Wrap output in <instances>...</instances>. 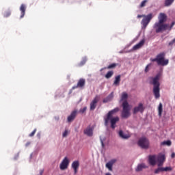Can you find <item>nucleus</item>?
Wrapping results in <instances>:
<instances>
[{"instance_id": "1", "label": "nucleus", "mask_w": 175, "mask_h": 175, "mask_svg": "<svg viewBox=\"0 0 175 175\" xmlns=\"http://www.w3.org/2000/svg\"><path fill=\"white\" fill-rule=\"evenodd\" d=\"M120 109L115 108L111 111H109L107 116L104 117L105 125L107 126L109 123L111 124V128L112 129H116V124L118 121H120V118L118 116L113 117L116 113H118Z\"/></svg>"}, {"instance_id": "2", "label": "nucleus", "mask_w": 175, "mask_h": 175, "mask_svg": "<svg viewBox=\"0 0 175 175\" xmlns=\"http://www.w3.org/2000/svg\"><path fill=\"white\" fill-rule=\"evenodd\" d=\"M126 99H128V94L126 92H123L120 98V102H123L122 104V118H129L131 116V108L129 107V103H128Z\"/></svg>"}, {"instance_id": "3", "label": "nucleus", "mask_w": 175, "mask_h": 175, "mask_svg": "<svg viewBox=\"0 0 175 175\" xmlns=\"http://www.w3.org/2000/svg\"><path fill=\"white\" fill-rule=\"evenodd\" d=\"M165 56L166 53L161 52L156 56V58L150 59V61H152V62H157V65H161V66H166V65L169 64V59H165Z\"/></svg>"}, {"instance_id": "4", "label": "nucleus", "mask_w": 175, "mask_h": 175, "mask_svg": "<svg viewBox=\"0 0 175 175\" xmlns=\"http://www.w3.org/2000/svg\"><path fill=\"white\" fill-rule=\"evenodd\" d=\"M152 84H153V93L156 99L160 98L161 94H159L160 89L159 87L161 84L159 83V75H157L154 77H152Z\"/></svg>"}, {"instance_id": "5", "label": "nucleus", "mask_w": 175, "mask_h": 175, "mask_svg": "<svg viewBox=\"0 0 175 175\" xmlns=\"http://www.w3.org/2000/svg\"><path fill=\"white\" fill-rule=\"evenodd\" d=\"M156 33L165 32V31H169V24L165 23L156 22L154 25Z\"/></svg>"}, {"instance_id": "6", "label": "nucleus", "mask_w": 175, "mask_h": 175, "mask_svg": "<svg viewBox=\"0 0 175 175\" xmlns=\"http://www.w3.org/2000/svg\"><path fill=\"white\" fill-rule=\"evenodd\" d=\"M137 144L144 150H147L150 148V141H148V139L144 137L139 138Z\"/></svg>"}, {"instance_id": "7", "label": "nucleus", "mask_w": 175, "mask_h": 175, "mask_svg": "<svg viewBox=\"0 0 175 175\" xmlns=\"http://www.w3.org/2000/svg\"><path fill=\"white\" fill-rule=\"evenodd\" d=\"M152 17L154 16L151 13L146 16L145 15L144 18L142 21V25H143V27H144V28H146V27H147L148 24H150L151 20H152Z\"/></svg>"}, {"instance_id": "8", "label": "nucleus", "mask_w": 175, "mask_h": 175, "mask_svg": "<svg viewBox=\"0 0 175 175\" xmlns=\"http://www.w3.org/2000/svg\"><path fill=\"white\" fill-rule=\"evenodd\" d=\"M157 161L158 167L163 166V163H165V161H166V157L163 154H159L157 156Z\"/></svg>"}, {"instance_id": "9", "label": "nucleus", "mask_w": 175, "mask_h": 175, "mask_svg": "<svg viewBox=\"0 0 175 175\" xmlns=\"http://www.w3.org/2000/svg\"><path fill=\"white\" fill-rule=\"evenodd\" d=\"M68 166H69V159L68 157H65L60 163V169L61 170H65L68 169Z\"/></svg>"}, {"instance_id": "10", "label": "nucleus", "mask_w": 175, "mask_h": 175, "mask_svg": "<svg viewBox=\"0 0 175 175\" xmlns=\"http://www.w3.org/2000/svg\"><path fill=\"white\" fill-rule=\"evenodd\" d=\"M100 97L96 95L92 101L90 103V110H94L96 109V105H98V102H99Z\"/></svg>"}, {"instance_id": "11", "label": "nucleus", "mask_w": 175, "mask_h": 175, "mask_svg": "<svg viewBox=\"0 0 175 175\" xmlns=\"http://www.w3.org/2000/svg\"><path fill=\"white\" fill-rule=\"evenodd\" d=\"M83 133L84 135H86V136L91 137L94 135V129L89 126L83 131Z\"/></svg>"}, {"instance_id": "12", "label": "nucleus", "mask_w": 175, "mask_h": 175, "mask_svg": "<svg viewBox=\"0 0 175 175\" xmlns=\"http://www.w3.org/2000/svg\"><path fill=\"white\" fill-rule=\"evenodd\" d=\"M116 162H117V160L116 159L109 161L108 163H106L105 167H107V169L109 170L110 172H113V165H114Z\"/></svg>"}, {"instance_id": "13", "label": "nucleus", "mask_w": 175, "mask_h": 175, "mask_svg": "<svg viewBox=\"0 0 175 175\" xmlns=\"http://www.w3.org/2000/svg\"><path fill=\"white\" fill-rule=\"evenodd\" d=\"M143 113L144 111V107H143V103H139L137 107H134L133 113L136 114V113Z\"/></svg>"}, {"instance_id": "14", "label": "nucleus", "mask_w": 175, "mask_h": 175, "mask_svg": "<svg viewBox=\"0 0 175 175\" xmlns=\"http://www.w3.org/2000/svg\"><path fill=\"white\" fill-rule=\"evenodd\" d=\"M159 21L157 23H166L167 16L165 13H160L158 16Z\"/></svg>"}, {"instance_id": "15", "label": "nucleus", "mask_w": 175, "mask_h": 175, "mask_svg": "<svg viewBox=\"0 0 175 175\" xmlns=\"http://www.w3.org/2000/svg\"><path fill=\"white\" fill-rule=\"evenodd\" d=\"M79 167H80V163L79 162V161H75L72 162L71 165V167H72V169L74 170L75 174H77V170Z\"/></svg>"}, {"instance_id": "16", "label": "nucleus", "mask_w": 175, "mask_h": 175, "mask_svg": "<svg viewBox=\"0 0 175 175\" xmlns=\"http://www.w3.org/2000/svg\"><path fill=\"white\" fill-rule=\"evenodd\" d=\"M76 116H77V111L75 110L68 117V118H67L68 122H72V121H74L75 118H76Z\"/></svg>"}, {"instance_id": "17", "label": "nucleus", "mask_w": 175, "mask_h": 175, "mask_svg": "<svg viewBox=\"0 0 175 175\" xmlns=\"http://www.w3.org/2000/svg\"><path fill=\"white\" fill-rule=\"evenodd\" d=\"M148 161L150 165L154 166L157 163V156L156 155H150L148 157Z\"/></svg>"}, {"instance_id": "18", "label": "nucleus", "mask_w": 175, "mask_h": 175, "mask_svg": "<svg viewBox=\"0 0 175 175\" xmlns=\"http://www.w3.org/2000/svg\"><path fill=\"white\" fill-rule=\"evenodd\" d=\"M144 43H146V40H142L138 44L133 47V50H139V49H142V47L144 46Z\"/></svg>"}, {"instance_id": "19", "label": "nucleus", "mask_w": 175, "mask_h": 175, "mask_svg": "<svg viewBox=\"0 0 175 175\" xmlns=\"http://www.w3.org/2000/svg\"><path fill=\"white\" fill-rule=\"evenodd\" d=\"M27 9V7L25 6V4H21L20 7V11L21 13V18H23L24 16H25V10Z\"/></svg>"}, {"instance_id": "20", "label": "nucleus", "mask_w": 175, "mask_h": 175, "mask_svg": "<svg viewBox=\"0 0 175 175\" xmlns=\"http://www.w3.org/2000/svg\"><path fill=\"white\" fill-rule=\"evenodd\" d=\"M77 85L79 88H83V87L85 85V80L83 78H81L78 81Z\"/></svg>"}, {"instance_id": "21", "label": "nucleus", "mask_w": 175, "mask_h": 175, "mask_svg": "<svg viewBox=\"0 0 175 175\" xmlns=\"http://www.w3.org/2000/svg\"><path fill=\"white\" fill-rule=\"evenodd\" d=\"M147 167H147L144 163L139 164L135 169V172H142L143 169H147Z\"/></svg>"}, {"instance_id": "22", "label": "nucleus", "mask_w": 175, "mask_h": 175, "mask_svg": "<svg viewBox=\"0 0 175 175\" xmlns=\"http://www.w3.org/2000/svg\"><path fill=\"white\" fill-rule=\"evenodd\" d=\"M113 96L114 94H113V92H111L108 96L103 99V103H107V102H110L111 100H112Z\"/></svg>"}, {"instance_id": "23", "label": "nucleus", "mask_w": 175, "mask_h": 175, "mask_svg": "<svg viewBox=\"0 0 175 175\" xmlns=\"http://www.w3.org/2000/svg\"><path fill=\"white\" fill-rule=\"evenodd\" d=\"M119 136L120 137H122V139H129V137H131L129 135L124 133V131H122V130H120L119 131Z\"/></svg>"}, {"instance_id": "24", "label": "nucleus", "mask_w": 175, "mask_h": 175, "mask_svg": "<svg viewBox=\"0 0 175 175\" xmlns=\"http://www.w3.org/2000/svg\"><path fill=\"white\" fill-rule=\"evenodd\" d=\"M120 81H121V75H118L115 77L113 85H120Z\"/></svg>"}, {"instance_id": "25", "label": "nucleus", "mask_w": 175, "mask_h": 175, "mask_svg": "<svg viewBox=\"0 0 175 175\" xmlns=\"http://www.w3.org/2000/svg\"><path fill=\"white\" fill-rule=\"evenodd\" d=\"M118 65V64L113 63L109 65L107 67L103 68L101 70H103V69H114Z\"/></svg>"}, {"instance_id": "26", "label": "nucleus", "mask_w": 175, "mask_h": 175, "mask_svg": "<svg viewBox=\"0 0 175 175\" xmlns=\"http://www.w3.org/2000/svg\"><path fill=\"white\" fill-rule=\"evenodd\" d=\"M85 62H87V57H83L82 60L80 63L78 64V66H83V65H85Z\"/></svg>"}, {"instance_id": "27", "label": "nucleus", "mask_w": 175, "mask_h": 175, "mask_svg": "<svg viewBox=\"0 0 175 175\" xmlns=\"http://www.w3.org/2000/svg\"><path fill=\"white\" fill-rule=\"evenodd\" d=\"M161 146H172V142L170 140L164 141L161 143Z\"/></svg>"}, {"instance_id": "28", "label": "nucleus", "mask_w": 175, "mask_h": 175, "mask_svg": "<svg viewBox=\"0 0 175 175\" xmlns=\"http://www.w3.org/2000/svg\"><path fill=\"white\" fill-rule=\"evenodd\" d=\"M114 75L113 71H109L106 75H105V79H110L113 75Z\"/></svg>"}, {"instance_id": "29", "label": "nucleus", "mask_w": 175, "mask_h": 175, "mask_svg": "<svg viewBox=\"0 0 175 175\" xmlns=\"http://www.w3.org/2000/svg\"><path fill=\"white\" fill-rule=\"evenodd\" d=\"M162 107H163L162 103H160L159 105V108H158L159 117H161L162 116V111H163Z\"/></svg>"}, {"instance_id": "30", "label": "nucleus", "mask_w": 175, "mask_h": 175, "mask_svg": "<svg viewBox=\"0 0 175 175\" xmlns=\"http://www.w3.org/2000/svg\"><path fill=\"white\" fill-rule=\"evenodd\" d=\"M173 2H174V0H165V6H170V5H172V3H173Z\"/></svg>"}, {"instance_id": "31", "label": "nucleus", "mask_w": 175, "mask_h": 175, "mask_svg": "<svg viewBox=\"0 0 175 175\" xmlns=\"http://www.w3.org/2000/svg\"><path fill=\"white\" fill-rule=\"evenodd\" d=\"M161 172H163V168L160 166L154 170V174H158V173H161Z\"/></svg>"}, {"instance_id": "32", "label": "nucleus", "mask_w": 175, "mask_h": 175, "mask_svg": "<svg viewBox=\"0 0 175 175\" xmlns=\"http://www.w3.org/2000/svg\"><path fill=\"white\" fill-rule=\"evenodd\" d=\"M173 170V168L172 167H163V172H172Z\"/></svg>"}, {"instance_id": "33", "label": "nucleus", "mask_w": 175, "mask_h": 175, "mask_svg": "<svg viewBox=\"0 0 175 175\" xmlns=\"http://www.w3.org/2000/svg\"><path fill=\"white\" fill-rule=\"evenodd\" d=\"M174 25H175V22L174 21L172 22L171 23V25L168 24V31H172V29L173 28V27H174Z\"/></svg>"}, {"instance_id": "34", "label": "nucleus", "mask_w": 175, "mask_h": 175, "mask_svg": "<svg viewBox=\"0 0 175 175\" xmlns=\"http://www.w3.org/2000/svg\"><path fill=\"white\" fill-rule=\"evenodd\" d=\"M36 131H37V129H35L33 131V132H31V133L29 135V137H33V136H35V134L36 133Z\"/></svg>"}, {"instance_id": "35", "label": "nucleus", "mask_w": 175, "mask_h": 175, "mask_svg": "<svg viewBox=\"0 0 175 175\" xmlns=\"http://www.w3.org/2000/svg\"><path fill=\"white\" fill-rule=\"evenodd\" d=\"M147 3V0L143 1L140 4V8H144L146 6V4Z\"/></svg>"}, {"instance_id": "36", "label": "nucleus", "mask_w": 175, "mask_h": 175, "mask_svg": "<svg viewBox=\"0 0 175 175\" xmlns=\"http://www.w3.org/2000/svg\"><path fill=\"white\" fill-rule=\"evenodd\" d=\"M86 111H87V107H84L83 109H81L79 110V113H81L83 114L85 113Z\"/></svg>"}, {"instance_id": "37", "label": "nucleus", "mask_w": 175, "mask_h": 175, "mask_svg": "<svg viewBox=\"0 0 175 175\" xmlns=\"http://www.w3.org/2000/svg\"><path fill=\"white\" fill-rule=\"evenodd\" d=\"M68 133H69V131L68 130H65L62 135L63 137H66V136H68Z\"/></svg>"}, {"instance_id": "38", "label": "nucleus", "mask_w": 175, "mask_h": 175, "mask_svg": "<svg viewBox=\"0 0 175 175\" xmlns=\"http://www.w3.org/2000/svg\"><path fill=\"white\" fill-rule=\"evenodd\" d=\"M11 14V12L10 11H6L5 13H4V17H9Z\"/></svg>"}, {"instance_id": "39", "label": "nucleus", "mask_w": 175, "mask_h": 175, "mask_svg": "<svg viewBox=\"0 0 175 175\" xmlns=\"http://www.w3.org/2000/svg\"><path fill=\"white\" fill-rule=\"evenodd\" d=\"M175 43V39H174L172 41L169 42V46H173Z\"/></svg>"}, {"instance_id": "40", "label": "nucleus", "mask_w": 175, "mask_h": 175, "mask_svg": "<svg viewBox=\"0 0 175 175\" xmlns=\"http://www.w3.org/2000/svg\"><path fill=\"white\" fill-rule=\"evenodd\" d=\"M150 66V65H147L146 66V68H145V72H146V73H147V72H148V70H149V69H148V67Z\"/></svg>"}, {"instance_id": "41", "label": "nucleus", "mask_w": 175, "mask_h": 175, "mask_svg": "<svg viewBox=\"0 0 175 175\" xmlns=\"http://www.w3.org/2000/svg\"><path fill=\"white\" fill-rule=\"evenodd\" d=\"M29 146H31V142H28L25 144V147H29Z\"/></svg>"}, {"instance_id": "42", "label": "nucleus", "mask_w": 175, "mask_h": 175, "mask_svg": "<svg viewBox=\"0 0 175 175\" xmlns=\"http://www.w3.org/2000/svg\"><path fill=\"white\" fill-rule=\"evenodd\" d=\"M146 15H137V18H142V17H145Z\"/></svg>"}, {"instance_id": "43", "label": "nucleus", "mask_w": 175, "mask_h": 175, "mask_svg": "<svg viewBox=\"0 0 175 175\" xmlns=\"http://www.w3.org/2000/svg\"><path fill=\"white\" fill-rule=\"evenodd\" d=\"M76 88H79V86L77 85H75L72 88V90H76Z\"/></svg>"}, {"instance_id": "44", "label": "nucleus", "mask_w": 175, "mask_h": 175, "mask_svg": "<svg viewBox=\"0 0 175 175\" xmlns=\"http://www.w3.org/2000/svg\"><path fill=\"white\" fill-rule=\"evenodd\" d=\"M175 157V153L172 152L171 154V158H174Z\"/></svg>"}, {"instance_id": "45", "label": "nucleus", "mask_w": 175, "mask_h": 175, "mask_svg": "<svg viewBox=\"0 0 175 175\" xmlns=\"http://www.w3.org/2000/svg\"><path fill=\"white\" fill-rule=\"evenodd\" d=\"M101 144L103 147H105V144H103V141L101 140Z\"/></svg>"}, {"instance_id": "46", "label": "nucleus", "mask_w": 175, "mask_h": 175, "mask_svg": "<svg viewBox=\"0 0 175 175\" xmlns=\"http://www.w3.org/2000/svg\"><path fill=\"white\" fill-rule=\"evenodd\" d=\"M105 175H111V174H110V173H107V174H105Z\"/></svg>"}, {"instance_id": "47", "label": "nucleus", "mask_w": 175, "mask_h": 175, "mask_svg": "<svg viewBox=\"0 0 175 175\" xmlns=\"http://www.w3.org/2000/svg\"><path fill=\"white\" fill-rule=\"evenodd\" d=\"M38 136H40V134H38Z\"/></svg>"}]
</instances>
